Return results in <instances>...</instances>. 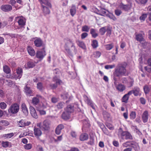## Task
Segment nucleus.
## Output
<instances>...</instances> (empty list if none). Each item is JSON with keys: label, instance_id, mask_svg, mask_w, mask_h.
Wrapping results in <instances>:
<instances>
[{"label": "nucleus", "instance_id": "1", "mask_svg": "<svg viewBox=\"0 0 151 151\" xmlns=\"http://www.w3.org/2000/svg\"><path fill=\"white\" fill-rule=\"evenodd\" d=\"M129 74L128 72L126 69V66L122 64L119 65L117 67L114 73V75L116 77L128 76Z\"/></svg>", "mask_w": 151, "mask_h": 151}, {"label": "nucleus", "instance_id": "2", "mask_svg": "<svg viewBox=\"0 0 151 151\" xmlns=\"http://www.w3.org/2000/svg\"><path fill=\"white\" fill-rule=\"evenodd\" d=\"M118 135L119 137L122 139H126L132 140L133 139V137L131 134L128 132L123 131L121 128L118 129Z\"/></svg>", "mask_w": 151, "mask_h": 151}, {"label": "nucleus", "instance_id": "3", "mask_svg": "<svg viewBox=\"0 0 151 151\" xmlns=\"http://www.w3.org/2000/svg\"><path fill=\"white\" fill-rule=\"evenodd\" d=\"M19 106L17 103L12 104L8 109V111L9 113L16 114L19 111Z\"/></svg>", "mask_w": 151, "mask_h": 151}, {"label": "nucleus", "instance_id": "4", "mask_svg": "<svg viewBox=\"0 0 151 151\" xmlns=\"http://www.w3.org/2000/svg\"><path fill=\"white\" fill-rule=\"evenodd\" d=\"M16 72L14 73L13 75V76L11 77L12 79L14 78L17 80L20 79L22 77L23 73V70L20 67H18L16 69Z\"/></svg>", "mask_w": 151, "mask_h": 151}, {"label": "nucleus", "instance_id": "5", "mask_svg": "<svg viewBox=\"0 0 151 151\" xmlns=\"http://www.w3.org/2000/svg\"><path fill=\"white\" fill-rule=\"evenodd\" d=\"M15 20L17 21L18 25L21 27H24L26 24V19L22 16H18L15 17Z\"/></svg>", "mask_w": 151, "mask_h": 151}, {"label": "nucleus", "instance_id": "6", "mask_svg": "<svg viewBox=\"0 0 151 151\" xmlns=\"http://www.w3.org/2000/svg\"><path fill=\"white\" fill-rule=\"evenodd\" d=\"M51 122L48 119H46L44 121L42 126V128L44 130L48 131L50 129V125Z\"/></svg>", "mask_w": 151, "mask_h": 151}, {"label": "nucleus", "instance_id": "7", "mask_svg": "<svg viewBox=\"0 0 151 151\" xmlns=\"http://www.w3.org/2000/svg\"><path fill=\"white\" fill-rule=\"evenodd\" d=\"M46 55L45 48L44 47L42 49V50L38 51L37 52L36 56L37 58L42 60L45 57Z\"/></svg>", "mask_w": 151, "mask_h": 151}, {"label": "nucleus", "instance_id": "8", "mask_svg": "<svg viewBox=\"0 0 151 151\" xmlns=\"http://www.w3.org/2000/svg\"><path fill=\"white\" fill-rule=\"evenodd\" d=\"M74 44L70 40H68L67 41L65 46V48L67 52L68 53H70V48L74 46Z\"/></svg>", "mask_w": 151, "mask_h": 151}, {"label": "nucleus", "instance_id": "9", "mask_svg": "<svg viewBox=\"0 0 151 151\" xmlns=\"http://www.w3.org/2000/svg\"><path fill=\"white\" fill-rule=\"evenodd\" d=\"M1 9L4 12H8L12 10V7L9 4L2 5L1 6Z\"/></svg>", "mask_w": 151, "mask_h": 151}, {"label": "nucleus", "instance_id": "10", "mask_svg": "<svg viewBox=\"0 0 151 151\" xmlns=\"http://www.w3.org/2000/svg\"><path fill=\"white\" fill-rule=\"evenodd\" d=\"M35 45L37 47H41L43 45V42L41 38H37L34 41Z\"/></svg>", "mask_w": 151, "mask_h": 151}, {"label": "nucleus", "instance_id": "11", "mask_svg": "<svg viewBox=\"0 0 151 151\" xmlns=\"http://www.w3.org/2000/svg\"><path fill=\"white\" fill-rule=\"evenodd\" d=\"M64 128V126L63 124H60L58 125L55 129V133L57 135L60 134L61 132V130Z\"/></svg>", "mask_w": 151, "mask_h": 151}, {"label": "nucleus", "instance_id": "12", "mask_svg": "<svg viewBox=\"0 0 151 151\" xmlns=\"http://www.w3.org/2000/svg\"><path fill=\"white\" fill-rule=\"evenodd\" d=\"M24 90L25 94L27 96H33L32 91L29 87L26 86L24 88Z\"/></svg>", "mask_w": 151, "mask_h": 151}, {"label": "nucleus", "instance_id": "13", "mask_svg": "<svg viewBox=\"0 0 151 151\" xmlns=\"http://www.w3.org/2000/svg\"><path fill=\"white\" fill-rule=\"evenodd\" d=\"M27 49L29 54L30 56H33L35 55V51L32 47L28 46L27 47Z\"/></svg>", "mask_w": 151, "mask_h": 151}, {"label": "nucleus", "instance_id": "14", "mask_svg": "<svg viewBox=\"0 0 151 151\" xmlns=\"http://www.w3.org/2000/svg\"><path fill=\"white\" fill-rule=\"evenodd\" d=\"M34 134L35 137H39L42 134V132L40 128L35 127L34 129Z\"/></svg>", "mask_w": 151, "mask_h": 151}, {"label": "nucleus", "instance_id": "15", "mask_svg": "<svg viewBox=\"0 0 151 151\" xmlns=\"http://www.w3.org/2000/svg\"><path fill=\"white\" fill-rule=\"evenodd\" d=\"M142 118L144 123H146L147 122L148 119V113L147 111H144L142 115Z\"/></svg>", "mask_w": 151, "mask_h": 151}, {"label": "nucleus", "instance_id": "16", "mask_svg": "<svg viewBox=\"0 0 151 151\" xmlns=\"http://www.w3.org/2000/svg\"><path fill=\"white\" fill-rule=\"evenodd\" d=\"M41 9L44 15L49 14L50 13V11L49 8L43 5H41Z\"/></svg>", "mask_w": 151, "mask_h": 151}, {"label": "nucleus", "instance_id": "17", "mask_svg": "<svg viewBox=\"0 0 151 151\" xmlns=\"http://www.w3.org/2000/svg\"><path fill=\"white\" fill-rule=\"evenodd\" d=\"M29 109H30V114L35 119L37 118L38 116L35 108L32 106H30Z\"/></svg>", "mask_w": 151, "mask_h": 151}, {"label": "nucleus", "instance_id": "18", "mask_svg": "<svg viewBox=\"0 0 151 151\" xmlns=\"http://www.w3.org/2000/svg\"><path fill=\"white\" fill-rule=\"evenodd\" d=\"M40 1V4L42 5L44 4L48 6L49 8H51L52 7V6L50 3L49 1V0H38Z\"/></svg>", "mask_w": 151, "mask_h": 151}, {"label": "nucleus", "instance_id": "19", "mask_svg": "<svg viewBox=\"0 0 151 151\" xmlns=\"http://www.w3.org/2000/svg\"><path fill=\"white\" fill-rule=\"evenodd\" d=\"M145 34L143 32L142 33H139L137 35H136V40L139 42H141L143 41L144 40V36Z\"/></svg>", "mask_w": 151, "mask_h": 151}, {"label": "nucleus", "instance_id": "20", "mask_svg": "<svg viewBox=\"0 0 151 151\" xmlns=\"http://www.w3.org/2000/svg\"><path fill=\"white\" fill-rule=\"evenodd\" d=\"M74 110V106L73 104H70L68 105L65 109L66 111L68 113H71L73 112Z\"/></svg>", "mask_w": 151, "mask_h": 151}, {"label": "nucleus", "instance_id": "21", "mask_svg": "<svg viewBox=\"0 0 151 151\" xmlns=\"http://www.w3.org/2000/svg\"><path fill=\"white\" fill-rule=\"evenodd\" d=\"M88 138V135L86 133H83L81 134L80 136V140L81 141L87 140Z\"/></svg>", "mask_w": 151, "mask_h": 151}, {"label": "nucleus", "instance_id": "22", "mask_svg": "<svg viewBox=\"0 0 151 151\" xmlns=\"http://www.w3.org/2000/svg\"><path fill=\"white\" fill-rule=\"evenodd\" d=\"M21 108L23 113L26 115L28 113V111L27 106L25 103H24L22 104Z\"/></svg>", "mask_w": 151, "mask_h": 151}, {"label": "nucleus", "instance_id": "23", "mask_svg": "<svg viewBox=\"0 0 151 151\" xmlns=\"http://www.w3.org/2000/svg\"><path fill=\"white\" fill-rule=\"evenodd\" d=\"M116 88L119 91L122 92L125 90V87L124 85L120 84L116 86Z\"/></svg>", "mask_w": 151, "mask_h": 151}, {"label": "nucleus", "instance_id": "24", "mask_svg": "<svg viewBox=\"0 0 151 151\" xmlns=\"http://www.w3.org/2000/svg\"><path fill=\"white\" fill-rule=\"evenodd\" d=\"M134 94V96H137L138 95H140V90L139 88L136 87H134L133 90Z\"/></svg>", "mask_w": 151, "mask_h": 151}, {"label": "nucleus", "instance_id": "25", "mask_svg": "<svg viewBox=\"0 0 151 151\" xmlns=\"http://www.w3.org/2000/svg\"><path fill=\"white\" fill-rule=\"evenodd\" d=\"M90 33L92 35V37L94 38H96L98 36V34L95 29L91 28L90 29Z\"/></svg>", "mask_w": 151, "mask_h": 151}, {"label": "nucleus", "instance_id": "26", "mask_svg": "<svg viewBox=\"0 0 151 151\" xmlns=\"http://www.w3.org/2000/svg\"><path fill=\"white\" fill-rule=\"evenodd\" d=\"M14 135L13 133H11L2 135L1 137L4 139H9L12 137Z\"/></svg>", "mask_w": 151, "mask_h": 151}, {"label": "nucleus", "instance_id": "27", "mask_svg": "<svg viewBox=\"0 0 151 151\" xmlns=\"http://www.w3.org/2000/svg\"><path fill=\"white\" fill-rule=\"evenodd\" d=\"M69 113L66 112H63L62 115V117L64 120H68L69 119L70 115Z\"/></svg>", "mask_w": 151, "mask_h": 151}, {"label": "nucleus", "instance_id": "28", "mask_svg": "<svg viewBox=\"0 0 151 151\" xmlns=\"http://www.w3.org/2000/svg\"><path fill=\"white\" fill-rule=\"evenodd\" d=\"M98 12L97 13L98 14L103 16L106 15L107 14L105 9H101L100 10H98Z\"/></svg>", "mask_w": 151, "mask_h": 151}, {"label": "nucleus", "instance_id": "29", "mask_svg": "<svg viewBox=\"0 0 151 151\" xmlns=\"http://www.w3.org/2000/svg\"><path fill=\"white\" fill-rule=\"evenodd\" d=\"M87 144L91 146L94 145V138L90 136L89 138V140L87 142Z\"/></svg>", "mask_w": 151, "mask_h": 151}, {"label": "nucleus", "instance_id": "30", "mask_svg": "<svg viewBox=\"0 0 151 151\" xmlns=\"http://www.w3.org/2000/svg\"><path fill=\"white\" fill-rule=\"evenodd\" d=\"M35 65V63L33 61H30L27 63V65L29 68H33Z\"/></svg>", "mask_w": 151, "mask_h": 151}, {"label": "nucleus", "instance_id": "31", "mask_svg": "<svg viewBox=\"0 0 151 151\" xmlns=\"http://www.w3.org/2000/svg\"><path fill=\"white\" fill-rule=\"evenodd\" d=\"M134 81L133 79L128 80L126 84L127 87L130 88L132 87L134 84Z\"/></svg>", "mask_w": 151, "mask_h": 151}, {"label": "nucleus", "instance_id": "32", "mask_svg": "<svg viewBox=\"0 0 151 151\" xmlns=\"http://www.w3.org/2000/svg\"><path fill=\"white\" fill-rule=\"evenodd\" d=\"M4 71L6 74H9L11 72L10 68L7 65H5L3 67Z\"/></svg>", "mask_w": 151, "mask_h": 151}, {"label": "nucleus", "instance_id": "33", "mask_svg": "<svg viewBox=\"0 0 151 151\" xmlns=\"http://www.w3.org/2000/svg\"><path fill=\"white\" fill-rule=\"evenodd\" d=\"M39 102V99L37 97H33L32 100V104L35 105L38 104Z\"/></svg>", "mask_w": 151, "mask_h": 151}, {"label": "nucleus", "instance_id": "34", "mask_svg": "<svg viewBox=\"0 0 151 151\" xmlns=\"http://www.w3.org/2000/svg\"><path fill=\"white\" fill-rule=\"evenodd\" d=\"M121 8L125 11H127L129 10L130 8L129 5H124L122 4L121 5Z\"/></svg>", "mask_w": 151, "mask_h": 151}, {"label": "nucleus", "instance_id": "35", "mask_svg": "<svg viewBox=\"0 0 151 151\" xmlns=\"http://www.w3.org/2000/svg\"><path fill=\"white\" fill-rule=\"evenodd\" d=\"M106 16L114 21H115L116 19L114 15L111 13H108L106 14Z\"/></svg>", "mask_w": 151, "mask_h": 151}, {"label": "nucleus", "instance_id": "36", "mask_svg": "<svg viewBox=\"0 0 151 151\" xmlns=\"http://www.w3.org/2000/svg\"><path fill=\"white\" fill-rule=\"evenodd\" d=\"M77 44L79 47L83 49H86V47L83 42L82 41H78L77 43Z\"/></svg>", "mask_w": 151, "mask_h": 151}, {"label": "nucleus", "instance_id": "37", "mask_svg": "<svg viewBox=\"0 0 151 151\" xmlns=\"http://www.w3.org/2000/svg\"><path fill=\"white\" fill-rule=\"evenodd\" d=\"M37 88L40 91H42L44 89L42 83L41 82H38L37 84Z\"/></svg>", "mask_w": 151, "mask_h": 151}, {"label": "nucleus", "instance_id": "38", "mask_svg": "<svg viewBox=\"0 0 151 151\" xmlns=\"http://www.w3.org/2000/svg\"><path fill=\"white\" fill-rule=\"evenodd\" d=\"M129 97L126 94L124 95L122 97V101L123 102L127 103L128 102Z\"/></svg>", "mask_w": 151, "mask_h": 151}, {"label": "nucleus", "instance_id": "39", "mask_svg": "<svg viewBox=\"0 0 151 151\" xmlns=\"http://www.w3.org/2000/svg\"><path fill=\"white\" fill-rule=\"evenodd\" d=\"M70 13L71 15L73 16L76 13V7L74 5L72 6L70 9Z\"/></svg>", "mask_w": 151, "mask_h": 151}, {"label": "nucleus", "instance_id": "40", "mask_svg": "<svg viewBox=\"0 0 151 151\" xmlns=\"http://www.w3.org/2000/svg\"><path fill=\"white\" fill-rule=\"evenodd\" d=\"M101 127H102V130L105 134L107 135H109L110 134V133L105 127L104 128V126L103 125L101 126Z\"/></svg>", "mask_w": 151, "mask_h": 151}, {"label": "nucleus", "instance_id": "41", "mask_svg": "<svg viewBox=\"0 0 151 151\" xmlns=\"http://www.w3.org/2000/svg\"><path fill=\"white\" fill-rule=\"evenodd\" d=\"M91 45L93 48H96L98 46V41L96 40H93L92 42Z\"/></svg>", "mask_w": 151, "mask_h": 151}, {"label": "nucleus", "instance_id": "42", "mask_svg": "<svg viewBox=\"0 0 151 151\" xmlns=\"http://www.w3.org/2000/svg\"><path fill=\"white\" fill-rule=\"evenodd\" d=\"M138 146V144L137 143L134 141H131L130 147L136 149L137 148Z\"/></svg>", "mask_w": 151, "mask_h": 151}, {"label": "nucleus", "instance_id": "43", "mask_svg": "<svg viewBox=\"0 0 151 151\" xmlns=\"http://www.w3.org/2000/svg\"><path fill=\"white\" fill-rule=\"evenodd\" d=\"M101 53L98 51L94 52L93 54V57L96 58H99L101 55Z\"/></svg>", "mask_w": 151, "mask_h": 151}, {"label": "nucleus", "instance_id": "44", "mask_svg": "<svg viewBox=\"0 0 151 151\" xmlns=\"http://www.w3.org/2000/svg\"><path fill=\"white\" fill-rule=\"evenodd\" d=\"M53 81L54 82H55L57 84H58L60 85L62 83V81L58 79L56 76H55L53 78Z\"/></svg>", "mask_w": 151, "mask_h": 151}, {"label": "nucleus", "instance_id": "45", "mask_svg": "<svg viewBox=\"0 0 151 151\" xmlns=\"http://www.w3.org/2000/svg\"><path fill=\"white\" fill-rule=\"evenodd\" d=\"M83 96L84 101L87 104H88L92 101L87 96L84 95Z\"/></svg>", "mask_w": 151, "mask_h": 151}, {"label": "nucleus", "instance_id": "46", "mask_svg": "<svg viewBox=\"0 0 151 151\" xmlns=\"http://www.w3.org/2000/svg\"><path fill=\"white\" fill-rule=\"evenodd\" d=\"M89 29L90 27L86 25L83 26L82 28V31L83 32H88Z\"/></svg>", "mask_w": 151, "mask_h": 151}, {"label": "nucleus", "instance_id": "47", "mask_svg": "<svg viewBox=\"0 0 151 151\" xmlns=\"http://www.w3.org/2000/svg\"><path fill=\"white\" fill-rule=\"evenodd\" d=\"M9 142L8 141L4 142L3 141L1 143L2 146L4 148L8 147L9 145Z\"/></svg>", "mask_w": 151, "mask_h": 151}, {"label": "nucleus", "instance_id": "48", "mask_svg": "<svg viewBox=\"0 0 151 151\" xmlns=\"http://www.w3.org/2000/svg\"><path fill=\"white\" fill-rule=\"evenodd\" d=\"M64 103L63 102H59L56 105V106L58 109H62L64 106Z\"/></svg>", "mask_w": 151, "mask_h": 151}, {"label": "nucleus", "instance_id": "49", "mask_svg": "<svg viewBox=\"0 0 151 151\" xmlns=\"http://www.w3.org/2000/svg\"><path fill=\"white\" fill-rule=\"evenodd\" d=\"M113 44H109L106 45H105L106 49L107 50H110L113 47Z\"/></svg>", "mask_w": 151, "mask_h": 151}, {"label": "nucleus", "instance_id": "50", "mask_svg": "<svg viewBox=\"0 0 151 151\" xmlns=\"http://www.w3.org/2000/svg\"><path fill=\"white\" fill-rule=\"evenodd\" d=\"M130 118L131 119H134L136 116V114L135 111H132L130 114L129 115Z\"/></svg>", "mask_w": 151, "mask_h": 151}, {"label": "nucleus", "instance_id": "51", "mask_svg": "<svg viewBox=\"0 0 151 151\" xmlns=\"http://www.w3.org/2000/svg\"><path fill=\"white\" fill-rule=\"evenodd\" d=\"M25 120L22 119L18 123L19 127H25Z\"/></svg>", "mask_w": 151, "mask_h": 151}, {"label": "nucleus", "instance_id": "52", "mask_svg": "<svg viewBox=\"0 0 151 151\" xmlns=\"http://www.w3.org/2000/svg\"><path fill=\"white\" fill-rule=\"evenodd\" d=\"M0 122L1 123V125L4 126H6L9 125V123L7 121L2 120Z\"/></svg>", "mask_w": 151, "mask_h": 151}, {"label": "nucleus", "instance_id": "53", "mask_svg": "<svg viewBox=\"0 0 151 151\" xmlns=\"http://www.w3.org/2000/svg\"><path fill=\"white\" fill-rule=\"evenodd\" d=\"M144 92L145 94L148 93L150 91V88L147 86L146 85L143 88Z\"/></svg>", "mask_w": 151, "mask_h": 151}, {"label": "nucleus", "instance_id": "54", "mask_svg": "<svg viewBox=\"0 0 151 151\" xmlns=\"http://www.w3.org/2000/svg\"><path fill=\"white\" fill-rule=\"evenodd\" d=\"M99 32L101 35H103L105 33L106 30L105 27H103L99 29Z\"/></svg>", "mask_w": 151, "mask_h": 151}, {"label": "nucleus", "instance_id": "55", "mask_svg": "<svg viewBox=\"0 0 151 151\" xmlns=\"http://www.w3.org/2000/svg\"><path fill=\"white\" fill-rule=\"evenodd\" d=\"M6 104L4 102L0 103V108L2 109H5L6 108Z\"/></svg>", "mask_w": 151, "mask_h": 151}, {"label": "nucleus", "instance_id": "56", "mask_svg": "<svg viewBox=\"0 0 151 151\" xmlns=\"http://www.w3.org/2000/svg\"><path fill=\"white\" fill-rule=\"evenodd\" d=\"M147 17V14H143L142 15L139 17V19L143 21H145V19Z\"/></svg>", "mask_w": 151, "mask_h": 151}, {"label": "nucleus", "instance_id": "57", "mask_svg": "<svg viewBox=\"0 0 151 151\" xmlns=\"http://www.w3.org/2000/svg\"><path fill=\"white\" fill-rule=\"evenodd\" d=\"M131 141L126 142L123 144V146L124 147H130Z\"/></svg>", "mask_w": 151, "mask_h": 151}, {"label": "nucleus", "instance_id": "58", "mask_svg": "<svg viewBox=\"0 0 151 151\" xmlns=\"http://www.w3.org/2000/svg\"><path fill=\"white\" fill-rule=\"evenodd\" d=\"M115 67V65L113 64L112 65H106L105 66V68L106 69H112Z\"/></svg>", "mask_w": 151, "mask_h": 151}, {"label": "nucleus", "instance_id": "59", "mask_svg": "<svg viewBox=\"0 0 151 151\" xmlns=\"http://www.w3.org/2000/svg\"><path fill=\"white\" fill-rule=\"evenodd\" d=\"M24 148L26 150H29L32 147V145L30 144H27L24 146Z\"/></svg>", "mask_w": 151, "mask_h": 151}, {"label": "nucleus", "instance_id": "60", "mask_svg": "<svg viewBox=\"0 0 151 151\" xmlns=\"http://www.w3.org/2000/svg\"><path fill=\"white\" fill-rule=\"evenodd\" d=\"M122 13V12L120 10L116 9L115 10V14L117 16H119Z\"/></svg>", "mask_w": 151, "mask_h": 151}, {"label": "nucleus", "instance_id": "61", "mask_svg": "<svg viewBox=\"0 0 151 151\" xmlns=\"http://www.w3.org/2000/svg\"><path fill=\"white\" fill-rule=\"evenodd\" d=\"M49 105L46 101L44 102L42 104V107L43 109H46L49 107Z\"/></svg>", "mask_w": 151, "mask_h": 151}, {"label": "nucleus", "instance_id": "62", "mask_svg": "<svg viewBox=\"0 0 151 151\" xmlns=\"http://www.w3.org/2000/svg\"><path fill=\"white\" fill-rule=\"evenodd\" d=\"M88 35V34L86 32L83 33L81 35V38L84 39L86 38Z\"/></svg>", "mask_w": 151, "mask_h": 151}, {"label": "nucleus", "instance_id": "63", "mask_svg": "<svg viewBox=\"0 0 151 151\" xmlns=\"http://www.w3.org/2000/svg\"><path fill=\"white\" fill-rule=\"evenodd\" d=\"M128 80H127V78L125 77L122 78L121 79V81H122V82L124 84H126L127 83L128 81Z\"/></svg>", "mask_w": 151, "mask_h": 151}, {"label": "nucleus", "instance_id": "64", "mask_svg": "<svg viewBox=\"0 0 151 151\" xmlns=\"http://www.w3.org/2000/svg\"><path fill=\"white\" fill-rule=\"evenodd\" d=\"M140 100L141 103L142 104H145L146 103L145 99L143 97L140 98Z\"/></svg>", "mask_w": 151, "mask_h": 151}]
</instances>
